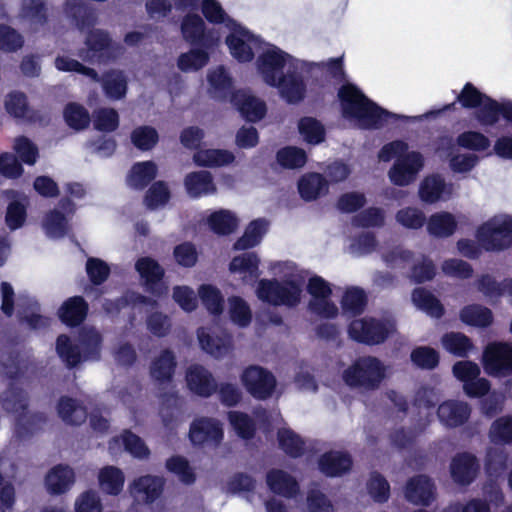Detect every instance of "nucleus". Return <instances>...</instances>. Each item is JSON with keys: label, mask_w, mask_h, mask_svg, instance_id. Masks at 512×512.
Masks as SVG:
<instances>
[{"label": "nucleus", "mask_w": 512, "mask_h": 512, "mask_svg": "<svg viewBox=\"0 0 512 512\" xmlns=\"http://www.w3.org/2000/svg\"><path fill=\"white\" fill-rule=\"evenodd\" d=\"M268 270L276 278L257 282V298L273 306H297L301 302L306 271L292 261L270 262Z\"/></svg>", "instance_id": "nucleus-1"}, {"label": "nucleus", "mask_w": 512, "mask_h": 512, "mask_svg": "<svg viewBox=\"0 0 512 512\" xmlns=\"http://www.w3.org/2000/svg\"><path fill=\"white\" fill-rule=\"evenodd\" d=\"M381 162L394 163L387 172L389 181L398 187H406L414 183L425 166V158L416 150H409L406 142L396 140L385 144L378 152Z\"/></svg>", "instance_id": "nucleus-2"}, {"label": "nucleus", "mask_w": 512, "mask_h": 512, "mask_svg": "<svg viewBox=\"0 0 512 512\" xmlns=\"http://www.w3.org/2000/svg\"><path fill=\"white\" fill-rule=\"evenodd\" d=\"M343 117L360 128H378L389 113L369 100L354 84L346 83L338 90Z\"/></svg>", "instance_id": "nucleus-3"}, {"label": "nucleus", "mask_w": 512, "mask_h": 512, "mask_svg": "<svg viewBox=\"0 0 512 512\" xmlns=\"http://www.w3.org/2000/svg\"><path fill=\"white\" fill-rule=\"evenodd\" d=\"M306 63L288 54L274 44L265 43L255 61L261 80L268 86L279 84L290 69H305Z\"/></svg>", "instance_id": "nucleus-4"}, {"label": "nucleus", "mask_w": 512, "mask_h": 512, "mask_svg": "<svg viewBox=\"0 0 512 512\" xmlns=\"http://www.w3.org/2000/svg\"><path fill=\"white\" fill-rule=\"evenodd\" d=\"M387 376L388 366L374 356L359 357L342 372V380L347 386L363 391L378 389Z\"/></svg>", "instance_id": "nucleus-5"}, {"label": "nucleus", "mask_w": 512, "mask_h": 512, "mask_svg": "<svg viewBox=\"0 0 512 512\" xmlns=\"http://www.w3.org/2000/svg\"><path fill=\"white\" fill-rule=\"evenodd\" d=\"M101 337L94 329H84L80 335V346L73 345L71 340L61 335L57 339L56 349L60 358L70 367L82 360H98L100 357Z\"/></svg>", "instance_id": "nucleus-6"}, {"label": "nucleus", "mask_w": 512, "mask_h": 512, "mask_svg": "<svg viewBox=\"0 0 512 512\" xmlns=\"http://www.w3.org/2000/svg\"><path fill=\"white\" fill-rule=\"evenodd\" d=\"M395 330V321L391 318L364 317L352 321L348 333L351 339L359 343L377 345L384 342Z\"/></svg>", "instance_id": "nucleus-7"}, {"label": "nucleus", "mask_w": 512, "mask_h": 512, "mask_svg": "<svg viewBox=\"0 0 512 512\" xmlns=\"http://www.w3.org/2000/svg\"><path fill=\"white\" fill-rule=\"evenodd\" d=\"M482 367L491 377L512 376V343L493 341L482 351Z\"/></svg>", "instance_id": "nucleus-8"}, {"label": "nucleus", "mask_w": 512, "mask_h": 512, "mask_svg": "<svg viewBox=\"0 0 512 512\" xmlns=\"http://www.w3.org/2000/svg\"><path fill=\"white\" fill-rule=\"evenodd\" d=\"M228 31L226 45L231 56L238 62L246 63L252 61L255 52L259 54L265 44L258 36L238 23Z\"/></svg>", "instance_id": "nucleus-9"}, {"label": "nucleus", "mask_w": 512, "mask_h": 512, "mask_svg": "<svg viewBox=\"0 0 512 512\" xmlns=\"http://www.w3.org/2000/svg\"><path fill=\"white\" fill-rule=\"evenodd\" d=\"M183 39L190 44H200L205 49L217 46L221 36L216 28H207L203 18L196 12L183 16L180 23Z\"/></svg>", "instance_id": "nucleus-10"}, {"label": "nucleus", "mask_w": 512, "mask_h": 512, "mask_svg": "<svg viewBox=\"0 0 512 512\" xmlns=\"http://www.w3.org/2000/svg\"><path fill=\"white\" fill-rule=\"evenodd\" d=\"M240 380L246 391L258 400L272 397L277 386L273 373L258 365L246 367L240 375Z\"/></svg>", "instance_id": "nucleus-11"}, {"label": "nucleus", "mask_w": 512, "mask_h": 512, "mask_svg": "<svg viewBox=\"0 0 512 512\" xmlns=\"http://www.w3.org/2000/svg\"><path fill=\"white\" fill-rule=\"evenodd\" d=\"M188 437L194 446L217 448L224 439L223 424L216 418L197 417L190 424Z\"/></svg>", "instance_id": "nucleus-12"}, {"label": "nucleus", "mask_w": 512, "mask_h": 512, "mask_svg": "<svg viewBox=\"0 0 512 512\" xmlns=\"http://www.w3.org/2000/svg\"><path fill=\"white\" fill-rule=\"evenodd\" d=\"M308 293L311 296L310 310L324 318H335L339 309L331 300L332 289L330 284L320 276H313L307 284Z\"/></svg>", "instance_id": "nucleus-13"}, {"label": "nucleus", "mask_w": 512, "mask_h": 512, "mask_svg": "<svg viewBox=\"0 0 512 512\" xmlns=\"http://www.w3.org/2000/svg\"><path fill=\"white\" fill-rule=\"evenodd\" d=\"M512 246V217L482 223V250L503 251Z\"/></svg>", "instance_id": "nucleus-14"}, {"label": "nucleus", "mask_w": 512, "mask_h": 512, "mask_svg": "<svg viewBox=\"0 0 512 512\" xmlns=\"http://www.w3.org/2000/svg\"><path fill=\"white\" fill-rule=\"evenodd\" d=\"M200 349L215 359H223L233 350L232 337L226 333H218L212 326H201L196 330Z\"/></svg>", "instance_id": "nucleus-15"}, {"label": "nucleus", "mask_w": 512, "mask_h": 512, "mask_svg": "<svg viewBox=\"0 0 512 512\" xmlns=\"http://www.w3.org/2000/svg\"><path fill=\"white\" fill-rule=\"evenodd\" d=\"M74 210V205L66 199L60 202L59 208L47 212L42 219V228L46 236L52 239L64 237L69 230V218Z\"/></svg>", "instance_id": "nucleus-16"}, {"label": "nucleus", "mask_w": 512, "mask_h": 512, "mask_svg": "<svg viewBox=\"0 0 512 512\" xmlns=\"http://www.w3.org/2000/svg\"><path fill=\"white\" fill-rule=\"evenodd\" d=\"M187 389L203 398L210 397L217 390V382L212 372L201 364H191L185 372Z\"/></svg>", "instance_id": "nucleus-17"}, {"label": "nucleus", "mask_w": 512, "mask_h": 512, "mask_svg": "<svg viewBox=\"0 0 512 512\" xmlns=\"http://www.w3.org/2000/svg\"><path fill=\"white\" fill-rule=\"evenodd\" d=\"M261 260L254 252H245L233 257L228 270L242 285H253L259 278Z\"/></svg>", "instance_id": "nucleus-18"}, {"label": "nucleus", "mask_w": 512, "mask_h": 512, "mask_svg": "<svg viewBox=\"0 0 512 512\" xmlns=\"http://www.w3.org/2000/svg\"><path fill=\"white\" fill-rule=\"evenodd\" d=\"M230 101L240 115L249 122H258L267 113L266 102L248 90L232 93Z\"/></svg>", "instance_id": "nucleus-19"}, {"label": "nucleus", "mask_w": 512, "mask_h": 512, "mask_svg": "<svg viewBox=\"0 0 512 512\" xmlns=\"http://www.w3.org/2000/svg\"><path fill=\"white\" fill-rule=\"evenodd\" d=\"M453 194V186L446 183L439 174L426 176L418 188L419 199L426 204L448 201Z\"/></svg>", "instance_id": "nucleus-20"}, {"label": "nucleus", "mask_w": 512, "mask_h": 512, "mask_svg": "<svg viewBox=\"0 0 512 512\" xmlns=\"http://www.w3.org/2000/svg\"><path fill=\"white\" fill-rule=\"evenodd\" d=\"M404 496L414 505L428 506L435 500V485L425 475L414 476L407 481Z\"/></svg>", "instance_id": "nucleus-21"}, {"label": "nucleus", "mask_w": 512, "mask_h": 512, "mask_svg": "<svg viewBox=\"0 0 512 512\" xmlns=\"http://www.w3.org/2000/svg\"><path fill=\"white\" fill-rule=\"evenodd\" d=\"M86 47V50L79 53L84 61L104 62L113 56L114 46L108 35L103 31H91L86 39Z\"/></svg>", "instance_id": "nucleus-22"}, {"label": "nucleus", "mask_w": 512, "mask_h": 512, "mask_svg": "<svg viewBox=\"0 0 512 512\" xmlns=\"http://www.w3.org/2000/svg\"><path fill=\"white\" fill-rule=\"evenodd\" d=\"M303 69H290L281 77L280 83L273 85L280 97L289 104L301 102L306 94V84L300 75Z\"/></svg>", "instance_id": "nucleus-23"}, {"label": "nucleus", "mask_w": 512, "mask_h": 512, "mask_svg": "<svg viewBox=\"0 0 512 512\" xmlns=\"http://www.w3.org/2000/svg\"><path fill=\"white\" fill-rule=\"evenodd\" d=\"M164 480L154 475H143L130 482V495L139 502L152 503L162 493Z\"/></svg>", "instance_id": "nucleus-24"}, {"label": "nucleus", "mask_w": 512, "mask_h": 512, "mask_svg": "<svg viewBox=\"0 0 512 512\" xmlns=\"http://www.w3.org/2000/svg\"><path fill=\"white\" fill-rule=\"evenodd\" d=\"M75 472L68 465L58 464L52 467L46 474L44 484L51 495L67 493L75 483Z\"/></svg>", "instance_id": "nucleus-25"}, {"label": "nucleus", "mask_w": 512, "mask_h": 512, "mask_svg": "<svg viewBox=\"0 0 512 512\" xmlns=\"http://www.w3.org/2000/svg\"><path fill=\"white\" fill-rule=\"evenodd\" d=\"M122 445L124 450L136 459L144 460L150 455V450L144 441L130 431H125L120 437H114L109 441V453L117 456L122 451Z\"/></svg>", "instance_id": "nucleus-26"}, {"label": "nucleus", "mask_w": 512, "mask_h": 512, "mask_svg": "<svg viewBox=\"0 0 512 512\" xmlns=\"http://www.w3.org/2000/svg\"><path fill=\"white\" fill-rule=\"evenodd\" d=\"M266 483L273 493L285 498H294L300 492V485L296 478L283 469L269 470L266 474Z\"/></svg>", "instance_id": "nucleus-27"}, {"label": "nucleus", "mask_w": 512, "mask_h": 512, "mask_svg": "<svg viewBox=\"0 0 512 512\" xmlns=\"http://www.w3.org/2000/svg\"><path fill=\"white\" fill-rule=\"evenodd\" d=\"M177 361L175 354L170 349L160 351L151 361L149 373L151 378L159 385L168 384L171 382Z\"/></svg>", "instance_id": "nucleus-28"}, {"label": "nucleus", "mask_w": 512, "mask_h": 512, "mask_svg": "<svg viewBox=\"0 0 512 512\" xmlns=\"http://www.w3.org/2000/svg\"><path fill=\"white\" fill-rule=\"evenodd\" d=\"M4 193L10 199L5 218L6 224L11 230L19 229L26 220L29 198L24 193L13 189L6 190Z\"/></svg>", "instance_id": "nucleus-29"}, {"label": "nucleus", "mask_w": 512, "mask_h": 512, "mask_svg": "<svg viewBox=\"0 0 512 512\" xmlns=\"http://www.w3.org/2000/svg\"><path fill=\"white\" fill-rule=\"evenodd\" d=\"M352 459L348 453L329 451L320 456L319 470L328 477H340L351 470Z\"/></svg>", "instance_id": "nucleus-30"}, {"label": "nucleus", "mask_w": 512, "mask_h": 512, "mask_svg": "<svg viewBox=\"0 0 512 512\" xmlns=\"http://www.w3.org/2000/svg\"><path fill=\"white\" fill-rule=\"evenodd\" d=\"M99 489L106 495L118 496L122 493L126 481L124 471L115 465H106L97 474Z\"/></svg>", "instance_id": "nucleus-31"}, {"label": "nucleus", "mask_w": 512, "mask_h": 512, "mask_svg": "<svg viewBox=\"0 0 512 512\" xmlns=\"http://www.w3.org/2000/svg\"><path fill=\"white\" fill-rule=\"evenodd\" d=\"M208 94L216 100H225L229 95L233 81L227 70L223 66L214 67L208 70L206 75Z\"/></svg>", "instance_id": "nucleus-32"}, {"label": "nucleus", "mask_w": 512, "mask_h": 512, "mask_svg": "<svg viewBox=\"0 0 512 512\" xmlns=\"http://www.w3.org/2000/svg\"><path fill=\"white\" fill-rule=\"evenodd\" d=\"M500 117L512 123V101L499 103L482 93V126H493Z\"/></svg>", "instance_id": "nucleus-33"}, {"label": "nucleus", "mask_w": 512, "mask_h": 512, "mask_svg": "<svg viewBox=\"0 0 512 512\" xmlns=\"http://www.w3.org/2000/svg\"><path fill=\"white\" fill-rule=\"evenodd\" d=\"M158 173V166L153 161H140L132 165L126 174V185L133 190H143Z\"/></svg>", "instance_id": "nucleus-34"}, {"label": "nucleus", "mask_w": 512, "mask_h": 512, "mask_svg": "<svg viewBox=\"0 0 512 512\" xmlns=\"http://www.w3.org/2000/svg\"><path fill=\"white\" fill-rule=\"evenodd\" d=\"M437 416L443 425L457 427L469 418L470 408L464 402L448 400L439 405Z\"/></svg>", "instance_id": "nucleus-35"}, {"label": "nucleus", "mask_w": 512, "mask_h": 512, "mask_svg": "<svg viewBox=\"0 0 512 512\" xmlns=\"http://www.w3.org/2000/svg\"><path fill=\"white\" fill-rule=\"evenodd\" d=\"M427 233L435 238H448L457 230L456 217L447 211H438L426 219Z\"/></svg>", "instance_id": "nucleus-36"}, {"label": "nucleus", "mask_w": 512, "mask_h": 512, "mask_svg": "<svg viewBox=\"0 0 512 512\" xmlns=\"http://www.w3.org/2000/svg\"><path fill=\"white\" fill-rule=\"evenodd\" d=\"M453 373L463 383L467 395L473 397L480 394L479 368L470 361H459L453 366Z\"/></svg>", "instance_id": "nucleus-37"}, {"label": "nucleus", "mask_w": 512, "mask_h": 512, "mask_svg": "<svg viewBox=\"0 0 512 512\" xmlns=\"http://www.w3.org/2000/svg\"><path fill=\"white\" fill-rule=\"evenodd\" d=\"M184 185L188 195L193 198L207 196L216 191L212 176L207 171L189 173L185 177Z\"/></svg>", "instance_id": "nucleus-38"}, {"label": "nucleus", "mask_w": 512, "mask_h": 512, "mask_svg": "<svg viewBox=\"0 0 512 512\" xmlns=\"http://www.w3.org/2000/svg\"><path fill=\"white\" fill-rule=\"evenodd\" d=\"M269 228V221L258 218L251 221L245 228L243 235L234 243L235 250H246L260 244Z\"/></svg>", "instance_id": "nucleus-39"}, {"label": "nucleus", "mask_w": 512, "mask_h": 512, "mask_svg": "<svg viewBox=\"0 0 512 512\" xmlns=\"http://www.w3.org/2000/svg\"><path fill=\"white\" fill-rule=\"evenodd\" d=\"M298 191L302 199L312 201L328 192V182L321 174L308 173L300 178Z\"/></svg>", "instance_id": "nucleus-40"}, {"label": "nucleus", "mask_w": 512, "mask_h": 512, "mask_svg": "<svg viewBox=\"0 0 512 512\" xmlns=\"http://www.w3.org/2000/svg\"><path fill=\"white\" fill-rule=\"evenodd\" d=\"M477 459L470 454L455 457L451 464V475L455 482L468 485L476 475Z\"/></svg>", "instance_id": "nucleus-41"}, {"label": "nucleus", "mask_w": 512, "mask_h": 512, "mask_svg": "<svg viewBox=\"0 0 512 512\" xmlns=\"http://www.w3.org/2000/svg\"><path fill=\"white\" fill-rule=\"evenodd\" d=\"M235 160L232 152L223 149H200L193 155V161L201 167H221Z\"/></svg>", "instance_id": "nucleus-42"}, {"label": "nucleus", "mask_w": 512, "mask_h": 512, "mask_svg": "<svg viewBox=\"0 0 512 512\" xmlns=\"http://www.w3.org/2000/svg\"><path fill=\"white\" fill-rule=\"evenodd\" d=\"M367 304V296L362 288L347 287L341 297V308L344 314L355 316L361 314Z\"/></svg>", "instance_id": "nucleus-43"}, {"label": "nucleus", "mask_w": 512, "mask_h": 512, "mask_svg": "<svg viewBox=\"0 0 512 512\" xmlns=\"http://www.w3.org/2000/svg\"><path fill=\"white\" fill-rule=\"evenodd\" d=\"M207 223L216 234L228 235L238 228L239 219L232 211L222 209L211 213Z\"/></svg>", "instance_id": "nucleus-44"}, {"label": "nucleus", "mask_w": 512, "mask_h": 512, "mask_svg": "<svg viewBox=\"0 0 512 512\" xmlns=\"http://www.w3.org/2000/svg\"><path fill=\"white\" fill-rule=\"evenodd\" d=\"M87 305L83 298L72 297L63 303L59 309L60 319L67 325H78L86 316Z\"/></svg>", "instance_id": "nucleus-45"}, {"label": "nucleus", "mask_w": 512, "mask_h": 512, "mask_svg": "<svg viewBox=\"0 0 512 512\" xmlns=\"http://www.w3.org/2000/svg\"><path fill=\"white\" fill-rule=\"evenodd\" d=\"M135 269L153 293L160 295V292H156L152 288V286L159 282L164 275V270L159 263L155 259L145 256L136 261Z\"/></svg>", "instance_id": "nucleus-46"}, {"label": "nucleus", "mask_w": 512, "mask_h": 512, "mask_svg": "<svg viewBox=\"0 0 512 512\" xmlns=\"http://www.w3.org/2000/svg\"><path fill=\"white\" fill-rule=\"evenodd\" d=\"M209 62V54L203 48H192L179 55L177 67L185 73L196 72L205 67Z\"/></svg>", "instance_id": "nucleus-47"}, {"label": "nucleus", "mask_w": 512, "mask_h": 512, "mask_svg": "<svg viewBox=\"0 0 512 512\" xmlns=\"http://www.w3.org/2000/svg\"><path fill=\"white\" fill-rule=\"evenodd\" d=\"M411 300L414 306L432 317H440L443 308L438 299L428 290L424 288H416L413 290Z\"/></svg>", "instance_id": "nucleus-48"}, {"label": "nucleus", "mask_w": 512, "mask_h": 512, "mask_svg": "<svg viewBox=\"0 0 512 512\" xmlns=\"http://www.w3.org/2000/svg\"><path fill=\"white\" fill-rule=\"evenodd\" d=\"M198 296L211 315H220L224 310V297L222 292L211 284H202L198 288Z\"/></svg>", "instance_id": "nucleus-49"}, {"label": "nucleus", "mask_w": 512, "mask_h": 512, "mask_svg": "<svg viewBox=\"0 0 512 512\" xmlns=\"http://www.w3.org/2000/svg\"><path fill=\"white\" fill-rule=\"evenodd\" d=\"M171 198V190L164 181L154 182L146 191L144 205L150 210H157L167 205Z\"/></svg>", "instance_id": "nucleus-50"}, {"label": "nucleus", "mask_w": 512, "mask_h": 512, "mask_svg": "<svg viewBox=\"0 0 512 512\" xmlns=\"http://www.w3.org/2000/svg\"><path fill=\"white\" fill-rule=\"evenodd\" d=\"M57 411L60 418L67 424L79 425L86 419L85 408L68 397H62L59 400Z\"/></svg>", "instance_id": "nucleus-51"}, {"label": "nucleus", "mask_w": 512, "mask_h": 512, "mask_svg": "<svg viewBox=\"0 0 512 512\" xmlns=\"http://www.w3.org/2000/svg\"><path fill=\"white\" fill-rule=\"evenodd\" d=\"M228 315L231 322L240 327H247L252 320V311L249 304L239 296L228 298Z\"/></svg>", "instance_id": "nucleus-52"}, {"label": "nucleus", "mask_w": 512, "mask_h": 512, "mask_svg": "<svg viewBox=\"0 0 512 512\" xmlns=\"http://www.w3.org/2000/svg\"><path fill=\"white\" fill-rule=\"evenodd\" d=\"M298 131L303 140L309 144H319L325 139V128L313 117H303L298 121Z\"/></svg>", "instance_id": "nucleus-53"}, {"label": "nucleus", "mask_w": 512, "mask_h": 512, "mask_svg": "<svg viewBox=\"0 0 512 512\" xmlns=\"http://www.w3.org/2000/svg\"><path fill=\"white\" fill-rule=\"evenodd\" d=\"M395 221L405 229L418 230L424 226L426 216L423 210L416 206H405L395 213Z\"/></svg>", "instance_id": "nucleus-54"}, {"label": "nucleus", "mask_w": 512, "mask_h": 512, "mask_svg": "<svg viewBox=\"0 0 512 512\" xmlns=\"http://www.w3.org/2000/svg\"><path fill=\"white\" fill-rule=\"evenodd\" d=\"M201 9L205 19L212 24H221L228 30L237 24L216 0H202Z\"/></svg>", "instance_id": "nucleus-55"}, {"label": "nucleus", "mask_w": 512, "mask_h": 512, "mask_svg": "<svg viewBox=\"0 0 512 512\" xmlns=\"http://www.w3.org/2000/svg\"><path fill=\"white\" fill-rule=\"evenodd\" d=\"M102 86L108 98L119 100L127 91L126 76L121 71H111L104 76Z\"/></svg>", "instance_id": "nucleus-56"}, {"label": "nucleus", "mask_w": 512, "mask_h": 512, "mask_svg": "<svg viewBox=\"0 0 512 512\" xmlns=\"http://www.w3.org/2000/svg\"><path fill=\"white\" fill-rule=\"evenodd\" d=\"M279 447L291 457H299L304 452V441L293 430L282 427L278 430Z\"/></svg>", "instance_id": "nucleus-57"}, {"label": "nucleus", "mask_w": 512, "mask_h": 512, "mask_svg": "<svg viewBox=\"0 0 512 512\" xmlns=\"http://www.w3.org/2000/svg\"><path fill=\"white\" fill-rule=\"evenodd\" d=\"M155 308L157 307V301L151 298L142 296L135 292H129L124 297L119 299L117 303L105 305V309L108 313L113 314L120 312L125 307H131L132 309L141 307Z\"/></svg>", "instance_id": "nucleus-58"}, {"label": "nucleus", "mask_w": 512, "mask_h": 512, "mask_svg": "<svg viewBox=\"0 0 512 512\" xmlns=\"http://www.w3.org/2000/svg\"><path fill=\"white\" fill-rule=\"evenodd\" d=\"M27 400L22 391L11 389L2 400V408L10 414H13L18 422L22 424L23 418L26 416Z\"/></svg>", "instance_id": "nucleus-59"}, {"label": "nucleus", "mask_w": 512, "mask_h": 512, "mask_svg": "<svg viewBox=\"0 0 512 512\" xmlns=\"http://www.w3.org/2000/svg\"><path fill=\"white\" fill-rule=\"evenodd\" d=\"M132 144L141 151H149L158 143L159 135L154 127L142 125L131 132Z\"/></svg>", "instance_id": "nucleus-60"}, {"label": "nucleus", "mask_w": 512, "mask_h": 512, "mask_svg": "<svg viewBox=\"0 0 512 512\" xmlns=\"http://www.w3.org/2000/svg\"><path fill=\"white\" fill-rule=\"evenodd\" d=\"M277 163L286 169L302 168L306 161L307 156L303 149L293 146H288L280 149L276 155Z\"/></svg>", "instance_id": "nucleus-61"}, {"label": "nucleus", "mask_w": 512, "mask_h": 512, "mask_svg": "<svg viewBox=\"0 0 512 512\" xmlns=\"http://www.w3.org/2000/svg\"><path fill=\"white\" fill-rule=\"evenodd\" d=\"M508 456L501 450L490 448L486 452L484 469L492 478L500 477L507 469Z\"/></svg>", "instance_id": "nucleus-62"}, {"label": "nucleus", "mask_w": 512, "mask_h": 512, "mask_svg": "<svg viewBox=\"0 0 512 512\" xmlns=\"http://www.w3.org/2000/svg\"><path fill=\"white\" fill-rule=\"evenodd\" d=\"M490 438L495 444L512 443V416L505 415L493 421L490 428Z\"/></svg>", "instance_id": "nucleus-63"}, {"label": "nucleus", "mask_w": 512, "mask_h": 512, "mask_svg": "<svg viewBox=\"0 0 512 512\" xmlns=\"http://www.w3.org/2000/svg\"><path fill=\"white\" fill-rule=\"evenodd\" d=\"M75 512H103L99 493L93 489L80 493L74 502Z\"/></svg>", "instance_id": "nucleus-64"}]
</instances>
